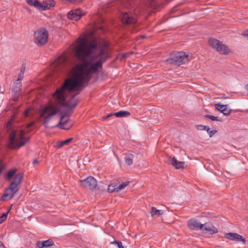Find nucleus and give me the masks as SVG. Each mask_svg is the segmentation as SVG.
I'll use <instances>...</instances> for the list:
<instances>
[{
	"mask_svg": "<svg viewBox=\"0 0 248 248\" xmlns=\"http://www.w3.org/2000/svg\"><path fill=\"white\" fill-rule=\"evenodd\" d=\"M81 185L91 190H93L97 186V181L92 176H89L86 179L79 181Z\"/></svg>",
	"mask_w": 248,
	"mask_h": 248,
	"instance_id": "14",
	"label": "nucleus"
},
{
	"mask_svg": "<svg viewBox=\"0 0 248 248\" xmlns=\"http://www.w3.org/2000/svg\"><path fill=\"white\" fill-rule=\"evenodd\" d=\"M205 130H206L207 132L209 134V137L210 138H211L214 134L217 133V130H215V129H213V130H211L210 128L207 127L206 129Z\"/></svg>",
	"mask_w": 248,
	"mask_h": 248,
	"instance_id": "34",
	"label": "nucleus"
},
{
	"mask_svg": "<svg viewBox=\"0 0 248 248\" xmlns=\"http://www.w3.org/2000/svg\"><path fill=\"white\" fill-rule=\"evenodd\" d=\"M116 186H117V185H113L112 184H110L108 186V191L109 193H112L113 192L116 191V190L117 188H116Z\"/></svg>",
	"mask_w": 248,
	"mask_h": 248,
	"instance_id": "32",
	"label": "nucleus"
},
{
	"mask_svg": "<svg viewBox=\"0 0 248 248\" xmlns=\"http://www.w3.org/2000/svg\"><path fill=\"white\" fill-rule=\"evenodd\" d=\"M17 137V132L16 130H13L9 135L8 147L11 149H18L25 145L29 142L30 138H25L20 142H18Z\"/></svg>",
	"mask_w": 248,
	"mask_h": 248,
	"instance_id": "10",
	"label": "nucleus"
},
{
	"mask_svg": "<svg viewBox=\"0 0 248 248\" xmlns=\"http://www.w3.org/2000/svg\"><path fill=\"white\" fill-rule=\"evenodd\" d=\"M141 2H143L152 8H155L156 6L155 0H111L106 5L105 11L108 12L109 8H114V9H120L122 7L131 9L135 6L139 5Z\"/></svg>",
	"mask_w": 248,
	"mask_h": 248,
	"instance_id": "3",
	"label": "nucleus"
},
{
	"mask_svg": "<svg viewBox=\"0 0 248 248\" xmlns=\"http://www.w3.org/2000/svg\"><path fill=\"white\" fill-rule=\"evenodd\" d=\"M227 105H221L220 103L216 104L215 105V108L222 112L223 115L228 116L231 113L232 110L227 108Z\"/></svg>",
	"mask_w": 248,
	"mask_h": 248,
	"instance_id": "20",
	"label": "nucleus"
},
{
	"mask_svg": "<svg viewBox=\"0 0 248 248\" xmlns=\"http://www.w3.org/2000/svg\"><path fill=\"white\" fill-rule=\"evenodd\" d=\"M34 124H35V123L34 122H32L29 123L27 125V127L28 128H31L34 125Z\"/></svg>",
	"mask_w": 248,
	"mask_h": 248,
	"instance_id": "43",
	"label": "nucleus"
},
{
	"mask_svg": "<svg viewBox=\"0 0 248 248\" xmlns=\"http://www.w3.org/2000/svg\"><path fill=\"white\" fill-rule=\"evenodd\" d=\"M4 92V90L0 86V93H3Z\"/></svg>",
	"mask_w": 248,
	"mask_h": 248,
	"instance_id": "48",
	"label": "nucleus"
},
{
	"mask_svg": "<svg viewBox=\"0 0 248 248\" xmlns=\"http://www.w3.org/2000/svg\"><path fill=\"white\" fill-rule=\"evenodd\" d=\"M145 37H145V35H142V38H145Z\"/></svg>",
	"mask_w": 248,
	"mask_h": 248,
	"instance_id": "51",
	"label": "nucleus"
},
{
	"mask_svg": "<svg viewBox=\"0 0 248 248\" xmlns=\"http://www.w3.org/2000/svg\"><path fill=\"white\" fill-rule=\"evenodd\" d=\"M12 206H13V205L12 204V205H11V207H10L9 208H8V211H7V212H8V213H9V212H10V210H11V207H12Z\"/></svg>",
	"mask_w": 248,
	"mask_h": 248,
	"instance_id": "49",
	"label": "nucleus"
},
{
	"mask_svg": "<svg viewBox=\"0 0 248 248\" xmlns=\"http://www.w3.org/2000/svg\"><path fill=\"white\" fill-rule=\"evenodd\" d=\"M204 117L210 119L212 121H221L219 119L218 117L214 116L213 115L206 114L204 115Z\"/></svg>",
	"mask_w": 248,
	"mask_h": 248,
	"instance_id": "33",
	"label": "nucleus"
},
{
	"mask_svg": "<svg viewBox=\"0 0 248 248\" xmlns=\"http://www.w3.org/2000/svg\"><path fill=\"white\" fill-rule=\"evenodd\" d=\"M133 157L134 155L132 154H126L125 155L124 157L125 162L128 166L132 164Z\"/></svg>",
	"mask_w": 248,
	"mask_h": 248,
	"instance_id": "26",
	"label": "nucleus"
},
{
	"mask_svg": "<svg viewBox=\"0 0 248 248\" xmlns=\"http://www.w3.org/2000/svg\"><path fill=\"white\" fill-rule=\"evenodd\" d=\"M83 15L82 11L80 9H78L75 11H70L67 14V17L71 20H78Z\"/></svg>",
	"mask_w": 248,
	"mask_h": 248,
	"instance_id": "16",
	"label": "nucleus"
},
{
	"mask_svg": "<svg viewBox=\"0 0 248 248\" xmlns=\"http://www.w3.org/2000/svg\"><path fill=\"white\" fill-rule=\"evenodd\" d=\"M72 125L73 122L71 121V122H68L66 124L64 125L63 126L60 125L58 127L62 129L68 130L72 127Z\"/></svg>",
	"mask_w": 248,
	"mask_h": 248,
	"instance_id": "28",
	"label": "nucleus"
},
{
	"mask_svg": "<svg viewBox=\"0 0 248 248\" xmlns=\"http://www.w3.org/2000/svg\"><path fill=\"white\" fill-rule=\"evenodd\" d=\"M37 247L38 248H45V246L43 245V241H38L37 242Z\"/></svg>",
	"mask_w": 248,
	"mask_h": 248,
	"instance_id": "41",
	"label": "nucleus"
},
{
	"mask_svg": "<svg viewBox=\"0 0 248 248\" xmlns=\"http://www.w3.org/2000/svg\"><path fill=\"white\" fill-rule=\"evenodd\" d=\"M197 130H205L206 129L207 126L202 124H199L196 126Z\"/></svg>",
	"mask_w": 248,
	"mask_h": 248,
	"instance_id": "39",
	"label": "nucleus"
},
{
	"mask_svg": "<svg viewBox=\"0 0 248 248\" xmlns=\"http://www.w3.org/2000/svg\"><path fill=\"white\" fill-rule=\"evenodd\" d=\"M246 89L248 91V84L246 86Z\"/></svg>",
	"mask_w": 248,
	"mask_h": 248,
	"instance_id": "50",
	"label": "nucleus"
},
{
	"mask_svg": "<svg viewBox=\"0 0 248 248\" xmlns=\"http://www.w3.org/2000/svg\"><path fill=\"white\" fill-rule=\"evenodd\" d=\"M0 248H5V246L1 241H0Z\"/></svg>",
	"mask_w": 248,
	"mask_h": 248,
	"instance_id": "46",
	"label": "nucleus"
},
{
	"mask_svg": "<svg viewBox=\"0 0 248 248\" xmlns=\"http://www.w3.org/2000/svg\"><path fill=\"white\" fill-rule=\"evenodd\" d=\"M32 163H33V164L36 165V164H38L39 163V161H38L37 159H35L33 160Z\"/></svg>",
	"mask_w": 248,
	"mask_h": 248,
	"instance_id": "45",
	"label": "nucleus"
},
{
	"mask_svg": "<svg viewBox=\"0 0 248 248\" xmlns=\"http://www.w3.org/2000/svg\"><path fill=\"white\" fill-rule=\"evenodd\" d=\"M225 238L229 239L232 241H236L238 242L241 241L243 244H245L246 243V239L242 235L237 233L232 232H228L224 234Z\"/></svg>",
	"mask_w": 248,
	"mask_h": 248,
	"instance_id": "15",
	"label": "nucleus"
},
{
	"mask_svg": "<svg viewBox=\"0 0 248 248\" xmlns=\"http://www.w3.org/2000/svg\"><path fill=\"white\" fill-rule=\"evenodd\" d=\"M23 178V173L20 172L16 174L13 181L11 183L9 186L5 189L3 194L0 197V201H5L6 198H8L9 200L12 199L18 191L17 186L22 182Z\"/></svg>",
	"mask_w": 248,
	"mask_h": 248,
	"instance_id": "4",
	"label": "nucleus"
},
{
	"mask_svg": "<svg viewBox=\"0 0 248 248\" xmlns=\"http://www.w3.org/2000/svg\"><path fill=\"white\" fill-rule=\"evenodd\" d=\"M13 93L12 94V99L14 101H17L18 100L20 94V92L17 91L16 92H12Z\"/></svg>",
	"mask_w": 248,
	"mask_h": 248,
	"instance_id": "29",
	"label": "nucleus"
},
{
	"mask_svg": "<svg viewBox=\"0 0 248 248\" xmlns=\"http://www.w3.org/2000/svg\"><path fill=\"white\" fill-rule=\"evenodd\" d=\"M63 3H65L66 1H68L70 3L77 4L81 2L83 0H61Z\"/></svg>",
	"mask_w": 248,
	"mask_h": 248,
	"instance_id": "36",
	"label": "nucleus"
},
{
	"mask_svg": "<svg viewBox=\"0 0 248 248\" xmlns=\"http://www.w3.org/2000/svg\"><path fill=\"white\" fill-rule=\"evenodd\" d=\"M242 35L244 36L248 37V29L245 31H244L242 33Z\"/></svg>",
	"mask_w": 248,
	"mask_h": 248,
	"instance_id": "44",
	"label": "nucleus"
},
{
	"mask_svg": "<svg viewBox=\"0 0 248 248\" xmlns=\"http://www.w3.org/2000/svg\"><path fill=\"white\" fill-rule=\"evenodd\" d=\"M164 212L161 210H157L155 207H152L151 209L150 214L152 217L157 216H160L163 214Z\"/></svg>",
	"mask_w": 248,
	"mask_h": 248,
	"instance_id": "24",
	"label": "nucleus"
},
{
	"mask_svg": "<svg viewBox=\"0 0 248 248\" xmlns=\"http://www.w3.org/2000/svg\"><path fill=\"white\" fill-rule=\"evenodd\" d=\"M130 115V113L129 111H125V110H120V111L115 112V113H110L106 116H103L102 118L104 120H106L107 118L110 117L111 116H115L116 117H118V118H122V117H127Z\"/></svg>",
	"mask_w": 248,
	"mask_h": 248,
	"instance_id": "19",
	"label": "nucleus"
},
{
	"mask_svg": "<svg viewBox=\"0 0 248 248\" xmlns=\"http://www.w3.org/2000/svg\"><path fill=\"white\" fill-rule=\"evenodd\" d=\"M31 109L30 108H28L27 109H26L24 112V116L26 117H27L29 116V112H30V111Z\"/></svg>",
	"mask_w": 248,
	"mask_h": 248,
	"instance_id": "42",
	"label": "nucleus"
},
{
	"mask_svg": "<svg viewBox=\"0 0 248 248\" xmlns=\"http://www.w3.org/2000/svg\"><path fill=\"white\" fill-rule=\"evenodd\" d=\"M48 31L45 28H41L36 31L34 33V42L39 46H43L47 42Z\"/></svg>",
	"mask_w": 248,
	"mask_h": 248,
	"instance_id": "8",
	"label": "nucleus"
},
{
	"mask_svg": "<svg viewBox=\"0 0 248 248\" xmlns=\"http://www.w3.org/2000/svg\"><path fill=\"white\" fill-rule=\"evenodd\" d=\"M208 42L210 46L220 54L226 55L231 52L226 45L216 38H211Z\"/></svg>",
	"mask_w": 248,
	"mask_h": 248,
	"instance_id": "9",
	"label": "nucleus"
},
{
	"mask_svg": "<svg viewBox=\"0 0 248 248\" xmlns=\"http://www.w3.org/2000/svg\"><path fill=\"white\" fill-rule=\"evenodd\" d=\"M76 68L79 73H76L73 78L66 79L63 84L56 90V94L62 93V91H67L71 93L75 91L77 92V94H78L84 87V84L87 83L91 80L93 73L89 72L88 67L84 66V62L77 65Z\"/></svg>",
	"mask_w": 248,
	"mask_h": 248,
	"instance_id": "1",
	"label": "nucleus"
},
{
	"mask_svg": "<svg viewBox=\"0 0 248 248\" xmlns=\"http://www.w3.org/2000/svg\"><path fill=\"white\" fill-rule=\"evenodd\" d=\"M28 4L31 6L34 7L39 11H45L50 9L51 7L55 6L56 2L54 0H45L40 2L38 0L31 1L27 0Z\"/></svg>",
	"mask_w": 248,
	"mask_h": 248,
	"instance_id": "11",
	"label": "nucleus"
},
{
	"mask_svg": "<svg viewBox=\"0 0 248 248\" xmlns=\"http://www.w3.org/2000/svg\"><path fill=\"white\" fill-rule=\"evenodd\" d=\"M121 19L122 23L125 25H132L137 22L136 16L131 12H123L121 15Z\"/></svg>",
	"mask_w": 248,
	"mask_h": 248,
	"instance_id": "13",
	"label": "nucleus"
},
{
	"mask_svg": "<svg viewBox=\"0 0 248 248\" xmlns=\"http://www.w3.org/2000/svg\"><path fill=\"white\" fill-rule=\"evenodd\" d=\"M59 113H62L61 110L54 106L47 105L40 109V117L44 118L46 127H48L47 124L52 117Z\"/></svg>",
	"mask_w": 248,
	"mask_h": 248,
	"instance_id": "7",
	"label": "nucleus"
},
{
	"mask_svg": "<svg viewBox=\"0 0 248 248\" xmlns=\"http://www.w3.org/2000/svg\"><path fill=\"white\" fill-rule=\"evenodd\" d=\"M73 140V138H69L63 141H58L57 142V147L58 148H60L65 145H68Z\"/></svg>",
	"mask_w": 248,
	"mask_h": 248,
	"instance_id": "25",
	"label": "nucleus"
},
{
	"mask_svg": "<svg viewBox=\"0 0 248 248\" xmlns=\"http://www.w3.org/2000/svg\"><path fill=\"white\" fill-rule=\"evenodd\" d=\"M187 225L191 230H202L204 227L203 224H201L193 218L189 220Z\"/></svg>",
	"mask_w": 248,
	"mask_h": 248,
	"instance_id": "17",
	"label": "nucleus"
},
{
	"mask_svg": "<svg viewBox=\"0 0 248 248\" xmlns=\"http://www.w3.org/2000/svg\"><path fill=\"white\" fill-rule=\"evenodd\" d=\"M8 212H6L5 213H3L2 216L0 217V223H2L3 221H4L8 216Z\"/></svg>",
	"mask_w": 248,
	"mask_h": 248,
	"instance_id": "35",
	"label": "nucleus"
},
{
	"mask_svg": "<svg viewBox=\"0 0 248 248\" xmlns=\"http://www.w3.org/2000/svg\"><path fill=\"white\" fill-rule=\"evenodd\" d=\"M111 244H115L118 248H124L122 243L118 241H114L110 243Z\"/></svg>",
	"mask_w": 248,
	"mask_h": 248,
	"instance_id": "37",
	"label": "nucleus"
},
{
	"mask_svg": "<svg viewBox=\"0 0 248 248\" xmlns=\"http://www.w3.org/2000/svg\"><path fill=\"white\" fill-rule=\"evenodd\" d=\"M204 227L202 230L203 232H208L210 234L216 233L218 232V229L212 223L206 222L203 224Z\"/></svg>",
	"mask_w": 248,
	"mask_h": 248,
	"instance_id": "18",
	"label": "nucleus"
},
{
	"mask_svg": "<svg viewBox=\"0 0 248 248\" xmlns=\"http://www.w3.org/2000/svg\"><path fill=\"white\" fill-rule=\"evenodd\" d=\"M43 242L45 247H50L54 245L53 241L50 239H49L46 241H43Z\"/></svg>",
	"mask_w": 248,
	"mask_h": 248,
	"instance_id": "31",
	"label": "nucleus"
},
{
	"mask_svg": "<svg viewBox=\"0 0 248 248\" xmlns=\"http://www.w3.org/2000/svg\"><path fill=\"white\" fill-rule=\"evenodd\" d=\"M247 221H248V218Z\"/></svg>",
	"mask_w": 248,
	"mask_h": 248,
	"instance_id": "52",
	"label": "nucleus"
},
{
	"mask_svg": "<svg viewBox=\"0 0 248 248\" xmlns=\"http://www.w3.org/2000/svg\"><path fill=\"white\" fill-rule=\"evenodd\" d=\"M77 93L71 96V98L67 100L65 94V91L62 93L56 94L55 92L52 94L53 97L57 99L58 103L62 107L66 108L68 110L75 108L79 103V100L76 98Z\"/></svg>",
	"mask_w": 248,
	"mask_h": 248,
	"instance_id": "5",
	"label": "nucleus"
},
{
	"mask_svg": "<svg viewBox=\"0 0 248 248\" xmlns=\"http://www.w3.org/2000/svg\"><path fill=\"white\" fill-rule=\"evenodd\" d=\"M98 48V45L96 41L90 42L84 41L77 48V57L84 62L87 58H90L89 60H96L106 54L105 48H100L99 52L96 54L95 51Z\"/></svg>",
	"mask_w": 248,
	"mask_h": 248,
	"instance_id": "2",
	"label": "nucleus"
},
{
	"mask_svg": "<svg viewBox=\"0 0 248 248\" xmlns=\"http://www.w3.org/2000/svg\"><path fill=\"white\" fill-rule=\"evenodd\" d=\"M24 70H25V67L22 68L21 69L20 74L18 75V78H20V81L21 80V79L23 78V74H24Z\"/></svg>",
	"mask_w": 248,
	"mask_h": 248,
	"instance_id": "40",
	"label": "nucleus"
},
{
	"mask_svg": "<svg viewBox=\"0 0 248 248\" xmlns=\"http://www.w3.org/2000/svg\"><path fill=\"white\" fill-rule=\"evenodd\" d=\"M129 184V182H126L122 183V184L120 185L119 186H116V188H117L116 190V192L124 189Z\"/></svg>",
	"mask_w": 248,
	"mask_h": 248,
	"instance_id": "30",
	"label": "nucleus"
},
{
	"mask_svg": "<svg viewBox=\"0 0 248 248\" xmlns=\"http://www.w3.org/2000/svg\"><path fill=\"white\" fill-rule=\"evenodd\" d=\"M25 134V130L21 129L19 131V138L20 140H23Z\"/></svg>",
	"mask_w": 248,
	"mask_h": 248,
	"instance_id": "38",
	"label": "nucleus"
},
{
	"mask_svg": "<svg viewBox=\"0 0 248 248\" xmlns=\"http://www.w3.org/2000/svg\"><path fill=\"white\" fill-rule=\"evenodd\" d=\"M17 171V170L16 168H13L9 170L7 172L6 176L5 177L6 180H10Z\"/></svg>",
	"mask_w": 248,
	"mask_h": 248,
	"instance_id": "27",
	"label": "nucleus"
},
{
	"mask_svg": "<svg viewBox=\"0 0 248 248\" xmlns=\"http://www.w3.org/2000/svg\"><path fill=\"white\" fill-rule=\"evenodd\" d=\"M22 86L21 82L20 81V78H18L16 82L14 83V87L12 89V92H16L19 91L20 92L21 90V87Z\"/></svg>",
	"mask_w": 248,
	"mask_h": 248,
	"instance_id": "23",
	"label": "nucleus"
},
{
	"mask_svg": "<svg viewBox=\"0 0 248 248\" xmlns=\"http://www.w3.org/2000/svg\"><path fill=\"white\" fill-rule=\"evenodd\" d=\"M3 169V166L0 164V174H1Z\"/></svg>",
	"mask_w": 248,
	"mask_h": 248,
	"instance_id": "47",
	"label": "nucleus"
},
{
	"mask_svg": "<svg viewBox=\"0 0 248 248\" xmlns=\"http://www.w3.org/2000/svg\"><path fill=\"white\" fill-rule=\"evenodd\" d=\"M171 164L176 169H183L185 167V162L178 161L173 157L171 159Z\"/></svg>",
	"mask_w": 248,
	"mask_h": 248,
	"instance_id": "21",
	"label": "nucleus"
},
{
	"mask_svg": "<svg viewBox=\"0 0 248 248\" xmlns=\"http://www.w3.org/2000/svg\"><path fill=\"white\" fill-rule=\"evenodd\" d=\"M188 55L183 51L176 52L171 54L166 61L169 64L180 66L188 62Z\"/></svg>",
	"mask_w": 248,
	"mask_h": 248,
	"instance_id": "6",
	"label": "nucleus"
},
{
	"mask_svg": "<svg viewBox=\"0 0 248 248\" xmlns=\"http://www.w3.org/2000/svg\"><path fill=\"white\" fill-rule=\"evenodd\" d=\"M108 57H100V59L95 62H93L94 60H87L84 61V66L89 68V71L92 73L95 74L98 71L99 69L102 68L103 63H104L107 60Z\"/></svg>",
	"mask_w": 248,
	"mask_h": 248,
	"instance_id": "12",
	"label": "nucleus"
},
{
	"mask_svg": "<svg viewBox=\"0 0 248 248\" xmlns=\"http://www.w3.org/2000/svg\"><path fill=\"white\" fill-rule=\"evenodd\" d=\"M71 115L69 114L68 112H64L63 113L60 119V121L59 123L57 124L56 126H60V125L63 126L64 125L66 124L68 122H71V120L68 119L64 121H62V120L66 117H69Z\"/></svg>",
	"mask_w": 248,
	"mask_h": 248,
	"instance_id": "22",
	"label": "nucleus"
}]
</instances>
